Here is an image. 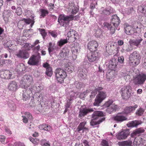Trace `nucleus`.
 <instances>
[{
  "label": "nucleus",
  "instance_id": "obj_1",
  "mask_svg": "<svg viewBox=\"0 0 146 146\" xmlns=\"http://www.w3.org/2000/svg\"><path fill=\"white\" fill-rule=\"evenodd\" d=\"M74 17L72 15H66L64 14H60L59 15L58 22L61 27H64L65 29H66L70 21L74 20Z\"/></svg>",
  "mask_w": 146,
  "mask_h": 146
},
{
  "label": "nucleus",
  "instance_id": "obj_2",
  "mask_svg": "<svg viewBox=\"0 0 146 146\" xmlns=\"http://www.w3.org/2000/svg\"><path fill=\"white\" fill-rule=\"evenodd\" d=\"M141 58L140 54L138 51H135L130 54L129 57V63L130 65L136 66L139 63Z\"/></svg>",
  "mask_w": 146,
  "mask_h": 146
},
{
  "label": "nucleus",
  "instance_id": "obj_3",
  "mask_svg": "<svg viewBox=\"0 0 146 146\" xmlns=\"http://www.w3.org/2000/svg\"><path fill=\"white\" fill-rule=\"evenodd\" d=\"M120 92L121 94L123 99L127 100L130 97L131 92V87L129 85L124 86L121 88Z\"/></svg>",
  "mask_w": 146,
  "mask_h": 146
},
{
  "label": "nucleus",
  "instance_id": "obj_4",
  "mask_svg": "<svg viewBox=\"0 0 146 146\" xmlns=\"http://www.w3.org/2000/svg\"><path fill=\"white\" fill-rule=\"evenodd\" d=\"M55 77L58 82L62 83L64 81V79L67 76L66 73L63 69L58 68L55 71Z\"/></svg>",
  "mask_w": 146,
  "mask_h": 146
},
{
  "label": "nucleus",
  "instance_id": "obj_5",
  "mask_svg": "<svg viewBox=\"0 0 146 146\" xmlns=\"http://www.w3.org/2000/svg\"><path fill=\"white\" fill-rule=\"evenodd\" d=\"M146 80V74L143 73L137 75L133 80V83L135 85L141 86L143 85Z\"/></svg>",
  "mask_w": 146,
  "mask_h": 146
},
{
  "label": "nucleus",
  "instance_id": "obj_6",
  "mask_svg": "<svg viewBox=\"0 0 146 146\" xmlns=\"http://www.w3.org/2000/svg\"><path fill=\"white\" fill-rule=\"evenodd\" d=\"M100 56V53L97 51L88 52L87 57L88 60L91 62H96L99 60Z\"/></svg>",
  "mask_w": 146,
  "mask_h": 146
},
{
  "label": "nucleus",
  "instance_id": "obj_7",
  "mask_svg": "<svg viewBox=\"0 0 146 146\" xmlns=\"http://www.w3.org/2000/svg\"><path fill=\"white\" fill-rule=\"evenodd\" d=\"M24 88L23 90V100L27 101L30 98V95L32 93V90L29 86L27 87L24 86Z\"/></svg>",
  "mask_w": 146,
  "mask_h": 146
},
{
  "label": "nucleus",
  "instance_id": "obj_8",
  "mask_svg": "<svg viewBox=\"0 0 146 146\" xmlns=\"http://www.w3.org/2000/svg\"><path fill=\"white\" fill-rule=\"evenodd\" d=\"M137 107V104L133 106H126L123 109V111L120 112V114L125 113L127 115H131L134 112Z\"/></svg>",
  "mask_w": 146,
  "mask_h": 146
},
{
  "label": "nucleus",
  "instance_id": "obj_9",
  "mask_svg": "<svg viewBox=\"0 0 146 146\" xmlns=\"http://www.w3.org/2000/svg\"><path fill=\"white\" fill-rule=\"evenodd\" d=\"M130 134L129 130V129H124L118 133L117 138L119 140L125 139Z\"/></svg>",
  "mask_w": 146,
  "mask_h": 146
},
{
  "label": "nucleus",
  "instance_id": "obj_10",
  "mask_svg": "<svg viewBox=\"0 0 146 146\" xmlns=\"http://www.w3.org/2000/svg\"><path fill=\"white\" fill-rule=\"evenodd\" d=\"M40 58V54L38 53L37 56L33 55L31 57L28 62V63L30 65H36L38 64Z\"/></svg>",
  "mask_w": 146,
  "mask_h": 146
},
{
  "label": "nucleus",
  "instance_id": "obj_11",
  "mask_svg": "<svg viewBox=\"0 0 146 146\" xmlns=\"http://www.w3.org/2000/svg\"><path fill=\"white\" fill-rule=\"evenodd\" d=\"M121 114L118 113L116 116H113L111 118L112 121L116 123H121L127 119V118L124 115H121Z\"/></svg>",
  "mask_w": 146,
  "mask_h": 146
},
{
  "label": "nucleus",
  "instance_id": "obj_12",
  "mask_svg": "<svg viewBox=\"0 0 146 146\" xmlns=\"http://www.w3.org/2000/svg\"><path fill=\"white\" fill-rule=\"evenodd\" d=\"M98 46V44L95 40H92L89 42L87 44V48L90 52L96 51V49Z\"/></svg>",
  "mask_w": 146,
  "mask_h": 146
},
{
  "label": "nucleus",
  "instance_id": "obj_13",
  "mask_svg": "<svg viewBox=\"0 0 146 146\" xmlns=\"http://www.w3.org/2000/svg\"><path fill=\"white\" fill-rule=\"evenodd\" d=\"M143 40V39L140 37H137L136 39L130 40L129 43L130 46H135L137 47L141 46V43Z\"/></svg>",
  "mask_w": 146,
  "mask_h": 146
},
{
  "label": "nucleus",
  "instance_id": "obj_14",
  "mask_svg": "<svg viewBox=\"0 0 146 146\" xmlns=\"http://www.w3.org/2000/svg\"><path fill=\"white\" fill-rule=\"evenodd\" d=\"M69 50L66 47H64L59 54V58L61 60L65 59L68 56Z\"/></svg>",
  "mask_w": 146,
  "mask_h": 146
},
{
  "label": "nucleus",
  "instance_id": "obj_15",
  "mask_svg": "<svg viewBox=\"0 0 146 146\" xmlns=\"http://www.w3.org/2000/svg\"><path fill=\"white\" fill-rule=\"evenodd\" d=\"M16 56L18 58L23 59H27L29 57L28 52L25 50H20L16 54Z\"/></svg>",
  "mask_w": 146,
  "mask_h": 146
},
{
  "label": "nucleus",
  "instance_id": "obj_16",
  "mask_svg": "<svg viewBox=\"0 0 146 146\" xmlns=\"http://www.w3.org/2000/svg\"><path fill=\"white\" fill-rule=\"evenodd\" d=\"M86 123V122L84 121L80 123L76 129L78 132L83 133L84 131L88 130V128L85 127Z\"/></svg>",
  "mask_w": 146,
  "mask_h": 146
},
{
  "label": "nucleus",
  "instance_id": "obj_17",
  "mask_svg": "<svg viewBox=\"0 0 146 146\" xmlns=\"http://www.w3.org/2000/svg\"><path fill=\"white\" fill-rule=\"evenodd\" d=\"M118 63L117 60L115 58H113L109 61L108 68L111 70H115Z\"/></svg>",
  "mask_w": 146,
  "mask_h": 146
},
{
  "label": "nucleus",
  "instance_id": "obj_18",
  "mask_svg": "<svg viewBox=\"0 0 146 146\" xmlns=\"http://www.w3.org/2000/svg\"><path fill=\"white\" fill-rule=\"evenodd\" d=\"M125 33L128 35H130L131 36L134 35L133 28L131 26L129 25L127 23H125L124 25Z\"/></svg>",
  "mask_w": 146,
  "mask_h": 146
},
{
  "label": "nucleus",
  "instance_id": "obj_19",
  "mask_svg": "<svg viewBox=\"0 0 146 146\" xmlns=\"http://www.w3.org/2000/svg\"><path fill=\"white\" fill-rule=\"evenodd\" d=\"M35 16L34 15H32L31 17L30 18H29L27 19L23 18V20L25 22L26 26V25H29L31 24L30 25V27H32L33 25L35 22Z\"/></svg>",
  "mask_w": 146,
  "mask_h": 146
},
{
  "label": "nucleus",
  "instance_id": "obj_20",
  "mask_svg": "<svg viewBox=\"0 0 146 146\" xmlns=\"http://www.w3.org/2000/svg\"><path fill=\"white\" fill-rule=\"evenodd\" d=\"M111 22L113 25L114 27L116 28L119 25L120 20L119 18L116 15H114L112 16L111 19Z\"/></svg>",
  "mask_w": 146,
  "mask_h": 146
},
{
  "label": "nucleus",
  "instance_id": "obj_21",
  "mask_svg": "<svg viewBox=\"0 0 146 146\" xmlns=\"http://www.w3.org/2000/svg\"><path fill=\"white\" fill-rule=\"evenodd\" d=\"M115 12V10L111 7L104 9L102 10L101 13V14L108 16Z\"/></svg>",
  "mask_w": 146,
  "mask_h": 146
},
{
  "label": "nucleus",
  "instance_id": "obj_22",
  "mask_svg": "<svg viewBox=\"0 0 146 146\" xmlns=\"http://www.w3.org/2000/svg\"><path fill=\"white\" fill-rule=\"evenodd\" d=\"M93 111L94 110L92 108H83L80 109L79 113V116L80 117H84L88 113Z\"/></svg>",
  "mask_w": 146,
  "mask_h": 146
},
{
  "label": "nucleus",
  "instance_id": "obj_23",
  "mask_svg": "<svg viewBox=\"0 0 146 146\" xmlns=\"http://www.w3.org/2000/svg\"><path fill=\"white\" fill-rule=\"evenodd\" d=\"M79 50H80V48L78 46H74L72 48V57L74 60H75L77 57V55L79 52Z\"/></svg>",
  "mask_w": 146,
  "mask_h": 146
},
{
  "label": "nucleus",
  "instance_id": "obj_24",
  "mask_svg": "<svg viewBox=\"0 0 146 146\" xmlns=\"http://www.w3.org/2000/svg\"><path fill=\"white\" fill-rule=\"evenodd\" d=\"M133 140V139H130L128 140L119 142L118 144L119 146H132Z\"/></svg>",
  "mask_w": 146,
  "mask_h": 146
},
{
  "label": "nucleus",
  "instance_id": "obj_25",
  "mask_svg": "<svg viewBox=\"0 0 146 146\" xmlns=\"http://www.w3.org/2000/svg\"><path fill=\"white\" fill-rule=\"evenodd\" d=\"M103 25L105 28H107L108 30H110L111 34H113L115 33V29L111 24L105 22L103 23Z\"/></svg>",
  "mask_w": 146,
  "mask_h": 146
},
{
  "label": "nucleus",
  "instance_id": "obj_26",
  "mask_svg": "<svg viewBox=\"0 0 146 146\" xmlns=\"http://www.w3.org/2000/svg\"><path fill=\"white\" fill-rule=\"evenodd\" d=\"M138 11L144 15L146 14V3H143L141 5L138 6Z\"/></svg>",
  "mask_w": 146,
  "mask_h": 146
},
{
  "label": "nucleus",
  "instance_id": "obj_27",
  "mask_svg": "<svg viewBox=\"0 0 146 146\" xmlns=\"http://www.w3.org/2000/svg\"><path fill=\"white\" fill-rule=\"evenodd\" d=\"M96 119H94L92 120L90 122V125L92 126L93 127H96V126L99 124L101 123L104 121L105 119V118L103 117L102 118H100L98 121H96Z\"/></svg>",
  "mask_w": 146,
  "mask_h": 146
},
{
  "label": "nucleus",
  "instance_id": "obj_28",
  "mask_svg": "<svg viewBox=\"0 0 146 146\" xmlns=\"http://www.w3.org/2000/svg\"><path fill=\"white\" fill-rule=\"evenodd\" d=\"M17 86L16 82L13 81L11 82L9 84L8 89L10 90L15 91L17 89Z\"/></svg>",
  "mask_w": 146,
  "mask_h": 146
},
{
  "label": "nucleus",
  "instance_id": "obj_29",
  "mask_svg": "<svg viewBox=\"0 0 146 146\" xmlns=\"http://www.w3.org/2000/svg\"><path fill=\"white\" fill-rule=\"evenodd\" d=\"M106 92L102 90L99 92L96 97L103 101L106 98Z\"/></svg>",
  "mask_w": 146,
  "mask_h": 146
},
{
  "label": "nucleus",
  "instance_id": "obj_30",
  "mask_svg": "<svg viewBox=\"0 0 146 146\" xmlns=\"http://www.w3.org/2000/svg\"><path fill=\"white\" fill-rule=\"evenodd\" d=\"M142 122L141 121L135 120L129 122L127 125L128 127H137L138 125L141 124Z\"/></svg>",
  "mask_w": 146,
  "mask_h": 146
},
{
  "label": "nucleus",
  "instance_id": "obj_31",
  "mask_svg": "<svg viewBox=\"0 0 146 146\" xmlns=\"http://www.w3.org/2000/svg\"><path fill=\"white\" fill-rule=\"evenodd\" d=\"M104 116V114L102 111H96L92 114V118L94 119H96L100 117Z\"/></svg>",
  "mask_w": 146,
  "mask_h": 146
},
{
  "label": "nucleus",
  "instance_id": "obj_32",
  "mask_svg": "<svg viewBox=\"0 0 146 146\" xmlns=\"http://www.w3.org/2000/svg\"><path fill=\"white\" fill-rule=\"evenodd\" d=\"M43 86L41 84H36L34 86H33L31 89L32 91L34 90L35 92H40L41 90L43 89Z\"/></svg>",
  "mask_w": 146,
  "mask_h": 146
},
{
  "label": "nucleus",
  "instance_id": "obj_33",
  "mask_svg": "<svg viewBox=\"0 0 146 146\" xmlns=\"http://www.w3.org/2000/svg\"><path fill=\"white\" fill-rule=\"evenodd\" d=\"M39 128L41 130H44L47 131H50L52 130L51 127L48 124H43L40 125Z\"/></svg>",
  "mask_w": 146,
  "mask_h": 146
},
{
  "label": "nucleus",
  "instance_id": "obj_34",
  "mask_svg": "<svg viewBox=\"0 0 146 146\" xmlns=\"http://www.w3.org/2000/svg\"><path fill=\"white\" fill-rule=\"evenodd\" d=\"M23 79L25 82H28V84H31L33 81L32 77L30 75H25L23 77Z\"/></svg>",
  "mask_w": 146,
  "mask_h": 146
},
{
  "label": "nucleus",
  "instance_id": "obj_35",
  "mask_svg": "<svg viewBox=\"0 0 146 146\" xmlns=\"http://www.w3.org/2000/svg\"><path fill=\"white\" fill-rule=\"evenodd\" d=\"M117 108V106L115 105H112L111 106L106 109V111L109 113H111L113 111H115Z\"/></svg>",
  "mask_w": 146,
  "mask_h": 146
},
{
  "label": "nucleus",
  "instance_id": "obj_36",
  "mask_svg": "<svg viewBox=\"0 0 146 146\" xmlns=\"http://www.w3.org/2000/svg\"><path fill=\"white\" fill-rule=\"evenodd\" d=\"M40 18H44L46 17L48 13V10L45 9H41L40 10Z\"/></svg>",
  "mask_w": 146,
  "mask_h": 146
},
{
  "label": "nucleus",
  "instance_id": "obj_37",
  "mask_svg": "<svg viewBox=\"0 0 146 146\" xmlns=\"http://www.w3.org/2000/svg\"><path fill=\"white\" fill-rule=\"evenodd\" d=\"M68 40L67 37L66 39H61L58 42V45L59 46L61 47L65 44L68 42Z\"/></svg>",
  "mask_w": 146,
  "mask_h": 146
},
{
  "label": "nucleus",
  "instance_id": "obj_38",
  "mask_svg": "<svg viewBox=\"0 0 146 146\" xmlns=\"http://www.w3.org/2000/svg\"><path fill=\"white\" fill-rule=\"evenodd\" d=\"M144 111V109L140 108L136 110L135 113L137 116H141L143 114Z\"/></svg>",
  "mask_w": 146,
  "mask_h": 146
},
{
  "label": "nucleus",
  "instance_id": "obj_39",
  "mask_svg": "<svg viewBox=\"0 0 146 146\" xmlns=\"http://www.w3.org/2000/svg\"><path fill=\"white\" fill-rule=\"evenodd\" d=\"M53 72L52 68L51 67H49L46 69L45 74L49 77H51L52 74Z\"/></svg>",
  "mask_w": 146,
  "mask_h": 146
},
{
  "label": "nucleus",
  "instance_id": "obj_40",
  "mask_svg": "<svg viewBox=\"0 0 146 146\" xmlns=\"http://www.w3.org/2000/svg\"><path fill=\"white\" fill-rule=\"evenodd\" d=\"M79 9V6L78 5H75L73 7L70 8L71 13L72 14H75L78 11Z\"/></svg>",
  "mask_w": 146,
  "mask_h": 146
},
{
  "label": "nucleus",
  "instance_id": "obj_41",
  "mask_svg": "<svg viewBox=\"0 0 146 146\" xmlns=\"http://www.w3.org/2000/svg\"><path fill=\"white\" fill-rule=\"evenodd\" d=\"M17 26L19 28H22L23 27H26L25 22L23 20V18L18 22Z\"/></svg>",
  "mask_w": 146,
  "mask_h": 146
},
{
  "label": "nucleus",
  "instance_id": "obj_42",
  "mask_svg": "<svg viewBox=\"0 0 146 146\" xmlns=\"http://www.w3.org/2000/svg\"><path fill=\"white\" fill-rule=\"evenodd\" d=\"M103 90L104 88H103L100 86H98L96 87L94 90L92 91L91 93L94 94L95 95H96V94H97V93H99L100 90Z\"/></svg>",
  "mask_w": 146,
  "mask_h": 146
},
{
  "label": "nucleus",
  "instance_id": "obj_43",
  "mask_svg": "<svg viewBox=\"0 0 146 146\" xmlns=\"http://www.w3.org/2000/svg\"><path fill=\"white\" fill-rule=\"evenodd\" d=\"M76 33V31L72 29H70L69 31L67 33L68 36V40H69V37H72H72L74 35V33Z\"/></svg>",
  "mask_w": 146,
  "mask_h": 146
},
{
  "label": "nucleus",
  "instance_id": "obj_44",
  "mask_svg": "<svg viewBox=\"0 0 146 146\" xmlns=\"http://www.w3.org/2000/svg\"><path fill=\"white\" fill-rule=\"evenodd\" d=\"M102 101V100L96 97L95 101L93 104L94 105V106H98Z\"/></svg>",
  "mask_w": 146,
  "mask_h": 146
},
{
  "label": "nucleus",
  "instance_id": "obj_45",
  "mask_svg": "<svg viewBox=\"0 0 146 146\" xmlns=\"http://www.w3.org/2000/svg\"><path fill=\"white\" fill-rule=\"evenodd\" d=\"M76 93L74 92H72L71 94H70L69 96L68 97V100L71 101L73 100L76 98Z\"/></svg>",
  "mask_w": 146,
  "mask_h": 146
},
{
  "label": "nucleus",
  "instance_id": "obj_46",
  "mask_svg": "<svg viewBox=\"0 0 146 146\" xmlns=\"http://www.w3.org/2000/svg\"><path fill=\"white\" fill-rule=\"evenodd\" d=\"M74 84L76 88L78 89H80L84 86V84L82 82H76Z\"/></svg>",
  "mask_w": 146,
  "mask_h": 146
},
{
  "label": "nucleus",
  "instance_id": "obj_47",
  "mask_svg": "<svg viewBox=\"0 0 146 146\" xmlns=\"http://www.w3.org/2000/svg\"><path fill=\"white\" fill-rule=\"evenodd\" d=\"M73 68L68 64H66L65 66V71H67L69 73L72 72Z\"/></svg>",
  "mask_w": 146,
  "mask_h": 146
},
{
  "label": "nucleus",
  "instance_id": "obj_48",
  "mask_svg": "<svg viewBox=\"0 0 146 146\" xmlns=\"http://www.w3.org/2000/svg\"><path fill=\"white\" fill-rule=\"evenodd\" d=\"M135 130V133L137 134V135L143 133L145 131V129L143 128H139Z\"/></svg>",
  "mask_w": 146,
  "mask_h": 146
},
{
  "label": "nucleus",
  "instance_id": "obj_49",
  "mask_svg": "<svg viewBox=\"0 0 146 146\" xmlns=\"http://www.w3.org/2000/svg\"><path fill=\"white\" fill-rule=\"evenodd\" d=\"M125 13L128 15H130L132 13H134V11L133 7H131L126 9L125 10Z\"/></svg>",
  "mask_w": 146,
  "mask_h": 146
},
{
  "label": "nucleus",
  "instance_id": "obj_50",
  "mask_svg": "<svg viewBox=\"0 0 146 146\" xmlns=\"http://www.w3.org/2000/svg\"><path fill=\"white\" fill-rule=\"evenodd\" d=\"M41 144L42 146H50L49 142H46V140L45 139H42L41 140Z\"/></svg>",
  "mask_w": 146,
  "mask_h": 146
},
{
  "label": "nucleus",
  "instance_id": "obj_51",
  "mask_svg": "<svg viewBox=\"0 0 146 146\" xmlns=\"http://www.w3.org/2000/svg\"><path fill=\"white\" fill-rule=\"evenodd\" d=\"M15 13L18 15L20 16L23 13L22 10L21 8L20 7H17Z\"/></svg>",
  "mask_w": 146,
  "mask_h": 146
},
{
  "label": "nucleus",
  "instance_id": "obj_52",
  "mask_svg": "<svg viewBox=\"0 0 146 146\" xmlns=\"http://www.w3.org/2000/svg\"><path fill=\"white\" fill-rule=\"evenodd\" d=\"M4 14L7 18L9 17L12 15V11L10 10H8L4 12Z\"/></svg>",
  "mask_w": 146,
  "mask_h": 146
},
{
  "label": "nucleus",
  "instance_id": "obj_53",
  "mask_svg": "<svg viewBox=\"0 0 146 146\" xmlns=\"http://www.w3.org/2000/svg\"><path fill=\"white\" fill-rule=\"evenodd\" d=\"M97 3L95 0L92 1V3L91 4L90 8L91 9H93L95 8L96 5H97Z\"/></svg>",
  "mask_w": 146,
  "mask_h": 146
},
{
  "label": "nucleus",
  "instance_id": "obj_54",
  "mask_svg": "<svg viewBox=\"0 0 146 146\" xmlns=\"http://www.w3.org/2000/svg\"><path fill=\"white\" fill-rule=\"evenodd\" d=\"M29 139L30 141L35 144L38 143L39 141V140L36 138H33L31 137H29Z\"/></svg>",
  "mask_w": 146,
  "mask_h": 146
},
{
  "label": "nucleus",
  "instance_id": "obj_55",
  "mask_svg": "<svg viewBox=\"0 0 146 146\" xmlns=\"http://www.w3.org/2000/svg\"><path fill=\"white\" fill-rule=\"evenodd\" d=\"M39 31L43 38L44 39L47 34L45 32V30L43 29H40Z\"/></svg>",
  "mask_w": 146,
  "mask_h": 146
},
{
  "label": "nucleus",
  "instance_id": "obj_56",
  "mask_svg": "<svg viewBox=\"0 0 146 146\" xmlns=\"http://www.w3.org/2000/svg\"><path fill=\"white\" fill-rule=\"evenodd\" d=\"M113 102L112 100H109V101L105 103L104 105V106L105 107H107L108 108L110 106H111Z\"/></svg>",
  "mask_w": 146,
  "mask_h": 146
},
{
  "label": "nucleus",
  "instance_id": "obj_57",
  "mask_svg": "<svg viewBox=\"0 0 146 146\" xmlns=\"http://www.w3.org/2000/svg\"><path fill=\"white\" fill-rule=\"evenodd\" d=\"M83 71V70L82 69H80L79 70H78V75L81 77H84V75L85 74Z\"/></svg>",
  "mask_w": 146,
  "mask_h": 146
},
{
  "label": "nucleus",
  "instance_id": "obj_58",
  "mask_svg": "<svg viewBox=\"0 0 146 146\" xmlns=\"http://www.w3.org/2000/svg\"><path fill=\"white\" fill-rule=\"evenodd\" d=\"M49 33L54 38L56 37L57 36V33L55 31H52L51 32L49 31Z\"/></svg>",
  "mask_w": 146,
  "mask_h": 146
},
{
  "label": "nucleus",
  "instance_id": "obj_59",
  "mask_svg": "<svg viewBox=\"0 0 146 146\" xmlns=\"http://www.w3.org/2000/svg\"><path fill=\"white\" fill-rule=\"evenodd\" d=\"M12 62L10 60H4V64L6 66L11 64Z\"/></svg>",
  "mask_w": 146,
  "mask_h": 146
},
{
  "label": "nucleus",
  "instance_id": "obj_60",
  "mask_svg": "<svg viewBox=\"0 0 146 146\" xmlns=\"http://www.w3.org/2000/svg\"><path fill=\"white\" fill-rule=\"evenodd\" d=\"M134 140L133 143L134 146L139 145L141 143L139 140H138L136 138H135Z\"/></svg>",
  "mask_w": 146,
  "mask_h": 146
},
{
  "label": "nucleus",
  "instance_id": "obj_61",
  "mask_svg": "<svg viewBox=\"0 0 146 146\" xmlns=\"http://www.w3.org/2000/svg\"><path fill=\"white\" fill-rule=\"evenodd\" d=\"M83 65L84 67L85 68H86L90 66L89 63L87 61H84L83 62Z\"/></svg>",
  "mask_w": 146,
  "mask_h": 146
},
{
  "label": "nucleus",
  "instance_id": "obj_62",
  "mask_svg": "<svg viewBox=\"0 0 146 146\" xmlns=\"http://www.w3.org/2000/svg\"><path fill=\"white\" fill-rule=\"evenodd\" d=\"M101 144L102 146H109L108 141L105 140L102 141Z\"/></svg>",
  "mask_w": 146,
  "mask_h": 146
},
{
  "label": "nucleus",
  "instance_id": "obj_63",
  "mask_svg": "<svg viewBox=\"0 0 146 146\" xmlns=\"http://www.w3.org/2000/svg\"><path fill=\"white\" fill-rule=\"evenodd\" d=\"M25 116L26 117H27L29 119H31L32 118V116L31 113L29 112H25Z\"/></svg>",
  "mask_w": 146,
  "mask_h": 146
},
{
  "label": "nucleus",
  "instance_id": "obj_64",
  "mask_svg": "<svg viewBox=\"0 0 146 146\" xmlns=\"http://www.w3.org/2000/svg\"><path fill=\"white\" fill-rule=\"evenodd\" d=\"M117 60L119 62L123 63L124 60V57L123 56L118 57Z\"/></svg>",
  "mask_w": 146,
  "mask_h": 146
}]
</instances>
